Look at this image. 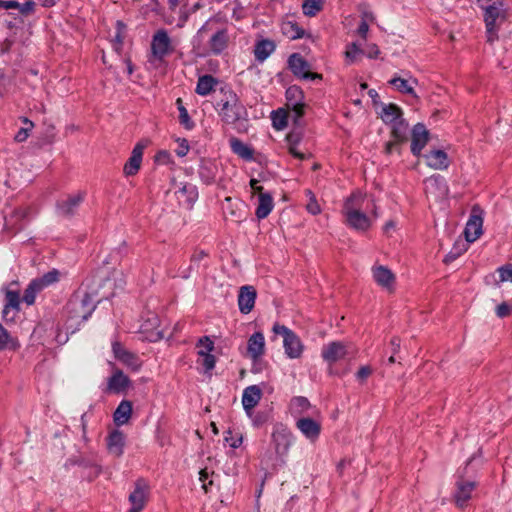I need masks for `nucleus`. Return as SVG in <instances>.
Instances as JSON below:
<instances>
[{
    "label": "nucleus",
    "mask_w": 512,
    "mask_h": 512,
    "mask_svg": "<svg viewBox=\"0 0 512 512\" xmlns=\"http://www.w3.org/2000/svg\"><path fill=\"white\" fill-rule=\"evenodd\" d=\"M96 308L92 296L87 293L73 294L63 309L64 327L66 333L73 334L88 320Z\"/></svg>",
    "instance_id": "f257e3e1"
},
{
    "label": "nucleus",
    "mask_w": 512,
    "mask_h": 512,
    "mask_svg": "<svg viewBox=\"0 0 512 512\" xmlns=\"http://www.w3.org/2000/svg\"><path fill=\"white\" fill-rule=\"evenodd\" d=\"M371 272L373 280L378 286L389 292L394 291L396 277L395 274L387 266L374 265L371 268Z\"/></svg>",
    "instance_id": "f8f14e48"
},
{
    "label": "nucleus",
    "mask_w": 512,
    "mask_h": 512,
    "mask_svg": "<svg viewBox=\"0 0 512 512\" xmlns=\"http://www.w3.org/2000/svg\"><path fill=\"white\" fill-rule=\"evenodd\" d=\"M202 358L201 364L206 373L212 371L216 365V358L213 354L200 356Z\"/></svg>",
    "instance_id": "4d7b16f0"
},
{
    "label": "nucleus",
    "mask_w": 512,
    "mask_h": 512,
    "mask_svg": "<svg viewBox=\"0 0 512 512\" xmlns=\"http://www.w3.org/2000/svg\"><path fill=\"white\" fill-rule=\"evenodd\" d=\"M425 191L427 194L435 196H444L448 191L445 179L440 175H433L425 181Z\"/></svg>",
    "instance_id": "bb28decb"
},
{
    "label": "nucleus",
    "mask_w": 512,
    "mask_h": 512,
    "mask_svg": "<svg viewBox=\"0 0 512 512\" xmlns=\"http://www.w3.org/2000/svg\"><path fill=\"white\" fill-rule=\"evenodd\" d=\"M288 151H289V153L293 157H295V158H297V159H299L301 161L305 160L307 158L306 154H304V153H302L301 151L298 150V145H289L288 146Z\"/></svg>",
    "instance_id": "774afa93"
},
{
    "label": "nucleus",
    "mask_w": 512,
    "mask_h": 512,
    "mask_svg": "<svg viewBox=\"0 0 512 512\" xmlns=\"http://www.w3.org/2000/svg\"><path fill=\"white\" fill-rule=\"evenodd\" d=\"M276 49V44L273 40L262 39L255 44L254 56L255 59L262 63L264 62Z\"/></svg>",
    "instance_id": "c756f323"
},
{
    "label": "nucleus",
    "mask_w": 512,
    "mask_h": 512,
    "mask_svg": "<svg viewBox=\"0 0 512 512\" xmlns=\"http://www.w3.org/2000/svg\"><path fill=\"white\" fill-rule=\"evenodd\" d=\"M306 195L309 197V202L306 205L307 211L312 215H318L321 212V208L316 200L315 195L311 190H307Z\"/></svg>",
    "instance_id": "603ef678"
},
{
    "label": "nucleus",
    "mask_w": 512,
    "mask_h": 512,
    "mask_svg": "<svg viewBox=\"0 0 512 512\" xmlns=\"http://www.w3.org/2000/svg\"><path fill=\"white\" fill-rule=\"evenodd\" d=\"M512 311V300L508 302H502L496 307L495 313L499 318L507 317Z\"/></svg>",
    "instance_id": "5fc2aeb1"
},
{
    "label": "nucleus",
    "mask_w": 512,
    "mask_h": 512,
    "mask_svg": "<svg viewBox=\"0 0 512 512\" xmlns=\"http://www.w3.org/2000/svg\"><path fill=\"white\" fill-rule=\"evenodd\" d=\"M197 347L199 348L198 356L209 355L214 350V342L208 336H204L198 340Z\"/></svg>",
    "instance_id": "49530a36"
},
{
    "label": "nucleus",
    "mask_w": 512,
    "mask_h": 512,
    "mask_svg": "<svg viewBox=\"0 0 512 512\" xmlns=\"http://www.w3.org/2000/svg\"><path fill=\"white\" fill-rule=\"evenodd\" d=\"M365 199L366 194L356 190L344 200L342 207L345 224L358 232L368 231L373 223L371 217L362 211Z\"/></svg>",
    "instance_id": "20e7f679"
},
{
    "label": "nucleus",
    "mask_w": 512,
    "mask_h": 512,
    "mask_svg": "<svg viewBox=\"0 0 512 512\" xmlns=\"http://www.w3.org/2000/svg\"><path fill=\"white\" fill-rule=\"evenodd\" d=\"M272 331L274 334L281 335L283 337V347L288 358L297 359L301 357L304 346L301 339L296 335L295 332H293L287 326L281 325L279 323L273 325Z\"/></svg>",
    "instance_id": "423d86ee"
},
{
    "label": "nucleus",
    "mask_w": 512,
    "mask_h": 512,
    "mask_svg": "<svg viewBox=\"0 0 512 512\" xmlns=\"http://www.w3.org/2000/svg\"><path fill=\"white\" fill-rule=\"evenodd\" d=\"M19 347L20 344L18 340L12 337L2 324H0V350L16 351Z\"/></svg>",
    "instance_id": "4c0bfd02"
},
{
    "label": "nucleus",
    "mask_w": 512,
    "mask_h": 512,
    "mask_svg": "<svg viewBox=\"0 0 512 512\" xmlns=\"http://www.w3.org/2000/svg\"><path fill=\"white\" fill-rule=\"evenodd\" d=\"M291 404L298 412H305L310 408L309 400L303 396L294 397Z\"/></svg>",
    "instance_id": "864d4df0"
},
{
    "label": "nucleus",
    "mask_w": 512,
    "mask_h": 512,
    "mask_svg": "<svg viewBox=\"0 0 512 512\" xmlns=\"http://www.w3.org/2000/svg\"><path fill=\"white\" fill-rule=\"evenodd\" d=\"M41 291L42 289L40 288V286L34 280H32L28 284L27 288L24 290L22 298L23 302L29 306L33 305L35 303L37 294L40 293Z\"/></svg>",
    "instance_id": "ea45409f"
},
{
    "label": "nucleus",
    "mask_w": 512,
    "mask_h": 512,
    "mask_svg": "<svg viewBox=\"0 0 512 512\" xmlns=\"http://www.w3.org/2000/svg\"><path fill=\"white\" fill-rule=\"evenodd\" d=\"M247 416L251 419L254 427H261L263 424L268 422L270 414L268 411L254 412V409H253L252 413L247 414Z\"/></svg>",
    "instance_id": "de8ad7c7"
},
{
    "label": "nucleus",
    "mask_w": 512,
    "mask_h": 512,
    "mask_svg": "<svg viewBox=\"0 0 512 512\" xmlns=\"http://www.w3.org/2000/svg\"><path fill=\"white\" fill-rule=\"evenodd\" d=\"M302 140V135L299 132L292 131L286 136L287 145H299Z\"/></svg>",
    "instance_id": "e2e57ef3"
},
{
    "label": "nucleus",
    "mask_w": 512,
    "mask_h": 512,
    "mask_svg": "<svg viewBox=\"0 0 512 512\" xmlns=\"http://www.w3.org/2000/svg\"><path fill=\"white\" fill-rule=\"evenodd\" d=\"M198 173L201 180L205 184L210 185L216 180L218 167L214 161L210 159H204L201 161Z\"/></svg>",
    "instance_id": "cd10ccee"
},
{
    "label": "nucleus",
    "mask_w": 512,
    "mask_h": 512,
    "mask_svg": "<svg viewBox=\"0 0 512 512\" xmlns=\"http://www.w3.org/2000/svg\"><path fill=\"white\" fill-rule=\"evenodd\" d=\"M364 54L371 59H375L380 54V50L376 44H369L364 51Z\"/></svg>",
    "instance_id": "69168bd1"
},
{
    "label": "nucleus",
    "mask_w": 512,
    "mask_h": 512,
    "mask_svg": "<svg viewBox=\"0 0 512 512\" xmlns=\"http://www.w3.org/2000/svg\"><path fill=\"white\" fill-rule=\"evenodd\" d=\"M217 84L218 80L214 76L210 74L202 75L198 78L195 92L200 96H207L214 91Z\"/></svg>",
    "instance_id": "473e14b6"
},
{
    "label": "nucleus",
    "mask_w": 512,
    "mask_h": 512,
    "mask_svg": "<svg viewBox=\"0 0 512 512\" xmlns=\"http://www.w3.org/2000/svg\"><path fill=\"white\" fill-rule=\"evenodd\" d=\"M84 197L85 193L78 191L77 193L68 195L66 198L58 201V213L64 217L73 216L79 208L80 204L83 202Z\"/></svg>",
    "instance_id": "2eb2a0df"
},
{
    "label": "nucleus",
    "mask_w": 512,
    "mask_h": 512,
    "mask_svg": "<svg viewBox=\"0 0 512 512\" xmlns=\"http://www.w3.org/2000/svg\"><path fill=\"white\" fill-rule=\"evenodd\" d=\"M232 5H233V8H232V18L233 19H235L236 21H240L247 17V10L242 5V3L240 1L235 0L232 3Z\"/></svg>",
    "instance_id": "3c124183"
},
{
    "label": "nucleus",
    "mask_w": 512,
    "mask_h": 512,
    "mask_svg": "<svg viewBox=\"0 0 512 512\" xmlns=\"http://www.w3.org/2000/svg\"><path fill=\"white\" fill-rule=\"evenodd\" d=\"M408 123L401 118L392 124V136L395 142H404L407 139Z\"/></svg>",
    "instance_id": "58836bf2"
},
{
    "label": "nucleus",
    "mask_w": 512,
    "mask_h": 512,
    "mask_svg": "<svg viewBox=\"0 0 512 512\" xmlns=\"http://www.w3.org/2000/svg\"><path fill=\"white\" fill-rule=\"evenodd\" d=\"M288 67L294 76L303 80L322 79V75L310 71V64L299 53H293L288 58Z\"/></svg>",
    "instance_id": "6e6552de"
},
{
    "label": "nucleus",
    "mask_w": 512,
    "mask_h": 512,
    "mask_svg": "<svg viewBox=\"0 0 512 512\" xmlns=\"http://www.w3.org/2000/svg\"><path fill=\"white\" fill-rule=\"evenodd\" d=\"M293 440L291 430L282 423H276L271 434V447L274 452L264 453L261 457V463L273 470L283 467L286 464V457Z\"/></svg>",
    "instance_id": "7ed1b4c3"
},
{
    "label": "nucleus",
    "mask_w": 512,
    "mask_h": 512,
    "mask_svg": "<svg viewBox=\"0 0 512 512\" xmlns=\"http://www.w3.org/2000/svg\"><path fill=\"white\" fill-rule=\"evenodd\" d=\"M364 54V50H362L356 43H352L347 47L345 52L346 58L349 63H354L357 61L358 56Z\"/></svg>",
    "instance_id": "8fccbe9b"
},
{
    "label": "nucleus",
    "mask_w": 512,
    "mask_h": 512,
    "mask_svg": "<svg viewBox=\"0 0 512 512\" xmlns=\"http://www.w3.org/2000/svg\"><path fill=\"white\" fill-rule=\"evenodd\" d=\"M506 11L503 8V1L494 2L484 8V22L486 26L487 41L493 42L498 38L497 20H504Z\"/></svg>",
    "instance_id": "0eeeda50"
},
{
    "label": "nucleus",
    "mask_w": 512,
    "mask_h": 512,
    "mask_svg": "<svg viewBox=\"0 0 512 512\" xmlns=\"http://www.w3.org/2000/svg\"><path fill=\"white\" fill-rule=\"evenodd\" d=\"M174 52L172 40L165 29H158L152 36L150 44L149 63L157 66L165 61V58Z\"/></svg>",
    "instance_id": "39448f33"
},
{
    "label": "nucleus",
    "mask_w": 512,
    "mask_h": 512,
    "mask_svg": "<svg viewBox=\"0 0 512 512\" xmlns=\"http://www.w3.org/2000/svg\"><path fill=\"white\" fill-rule=\"evenodd\" d=\"M175 193L177 194L179 201L184 202L188 207H191L198 198V190L196 186L191 183L181 184Z\"/></svg>",
    "instance_id": "c85d7f7f"
},
{
    "label": "nucleus",
    "mask_w": 512,
    "mask_h": 512,
    "mask_svg": "<svg viewBox=\"0 0 512 512\" xmlns=\"http://www.w3.org/2000/svg\"><path fill=\"white\" fill-rule=\"evenodd\" d=\"M21 121L24 124V127L20 128L14 136L15 141L19 143L24 142L28 138L29 132L34 127L33 122L27 117L21 118Z\"/></svg>",
    "instance_id": "a18cd8bd"
},
{
    "label": "nucleus",
    "mask_w": 512,
    "mask_h": 512,
    "mask_svg": "<svg viewBox=\"0 0 512 512\" xmlns=\"http://www.w3.org/2000/svg\"><path fill=\"white\" fill-rule=\"evenodd\" d=\"M281 32L291 40L300 39L304 36V30L292 20H285L282 22Z\"/></svg>",
    "instance_id": "e433bc0d"
},
{
    "label": "nucleus",
    "mask_w": 512,
    "mask_h": 512,
    "mask_svg": "<svg viewBox=\"0 0 512 512\" xmlns=\"http://www.w3.org/2000/svg\"><path fill=\"white\" fill-rule=\"evenodd\" d=\"M20 13L23 15H28L32 12H34L35 9V2L32 0H28L23 4H20V8H18Z\"/></svg>",
    "instance_id": "0e129e2a"
},
{
    "label": "nucleus",
    "mask_w": 512,
    "mask_h": 512,
    "mask_svg": "<svg viewBox=\"0 0 512 512\" xmlns=\"http://www.w3.org/2000/svg\"><path fill=\"white\" fill-rule=\"evenodd\" d=\"M350 348L349 345L343 342L333 341L323 346L321 356L324 361L334 364L350 354Z\"/></svg>",
    "instance_id": "9b49d317"
},
{
    "label": "nucleus",
    "mask_w": 512,
    "mask_h": 512,
    "mask_svg": "<svg viewBox=\"0 0 512 512\" xmlns=\"http://www.w3.org/2000/svg\"><path fill=\"white\" fill-rule=\"evenodd\" d=\"M247 353L253 361L259 360L265 353V337L260 331L254 332L247 342Z\"/></svg>",
    "instance_id": "412c9836"
},
{
    "label": "nucleus",
    "mask_w": 512,
    "mask_h": 512,
    "mask_svg": "<svg viewBox=\"0 0 512 512\" xmlns=\"http://www.w3.org/2000/svg\"><path fill=\"white\" fill-rule=\"evenodd\" d=\"M389 83L401 93L416 96L414 87L409 83L408 80L400 77H394L389 81Z\"/></svg>",
    "instance_id": "37998d69"
},
{
    "label": "nucleus",
    "mask_w": 512,
    "mask_h": 512,
    "mask_svg": "<svg viewBox=\"0 0 512 512\" xmlns=\"http://www.w3.org/2000/svg\"><path fill=\"white\" fill-rule=\"evenodd\" d=\"M499 278L502 282H511L512 283V265L502 266L498 269Z\"/></svg>",
    "instance_id": "bf43d9fd"
},
{
    "label": "nucleus",
    "mask_w": 512,
    "mask_h": 512,
    "mask_svg": "<svg viewBox=\"0 0 512 512\" xmlns=\"http://www.w3.org/2000/svg\"><path fill=\"white\" fill-rule=\"evenodd\" d=\"M179 111V122L187 130H192L195 127L194 121L189 116L187 109L183 106L180 98L176 101Z\"/></svg>",
    "instance_id": "a19ab883"
},
{
    "label": "nucleus",
    "mask_w": 512,
    "mask_h": 512,
    "mask_svg": "<svg viewBox=\"0 0 512 512\" xmlns=\"http://www.w3.org/2000/svg\"><path fill=\"white\" fill-rule=\"evenodd\" d=\"M229 35L227 29L216 31L209 40V48L212 54L220 55L228 47Z\"/></svg>",
    "instance_id": "a878e982"
},
{
    "label": "nucleus",
    "mask_w": 512,
    "mask_h": 512,
    "mask_svg": "<svg viewBox=\"0 0 512 512\" xmlns=\"http://www.w3.org/2000/svg\"><path fill=\"white\" fill-rule=\"evenodd\" d=\"M125 436L120 430H113L107 437V449L110 454L120 457L124 452Z\"/></svg>",
    "instance_id": "393cba45"
},
{
    "label": "nucleus",
    "mask_w": 512,
    "mask_h": 512,
    "mask_svg": "<svg viewBox=\"0 0 512 512\" xmlns=\"http://www.w3.org/2000/svg\"><path fill=\"white\" fill-rule=\"evenodd\" d=\"M429 140V131L422 123H417L412 129L411 152L414 156H420L423 148Z\"/></svg>",
    "instance_id": "f3484780"
},
{
    "label": "nucleus",
    "mask_w": 512,
    "mask_h": 512,
    "mask_svg": "<svg viewBox=\"0 0 512 512\" xmlns=\"http://www.w3.org/2000/svg\"><path fill=\"white\" fill-rule=\"evenodd\" d=\"M262 397V391L257 385H251L244 389L242 394V405L246 414H251Z\"/></svg>",
    "instance_id": "4be33fe9"
},
{
    "label": "nucleus",
    "mask_w": 512,
    "mask_h": 512,
    "mask_svg": "<svg viewBox=\"0 0 512 512\" xmlns=\"http://www.w3.org/2000/svg\"><path fill=\"white\" fill-rule=\"evenodd\" d=\"M274 208V201L271 193H261L258 196V205L256 207L255 215L258 219H265L272 212Z\"/></svg>",
    "instance_id": "7c9ffc66"
},
{
    "label": "nucleus",
    "mask_w": 512,
    "mask_h": 512,
    "mask_svg": "<svg viewBox=\"0 0 512 512\" xmlns=\"http://www.w3.org/2000/svg\"><path fill=\"white\" fill-rule=\"evenodd\" d=\"M454 500L458 507L463 508L471 499L476 483L470 480L460 478L456 481Z\"/></svg>",
    "instance_id": "dca6fc26"
},
{
    "label": "nucleus",
    "mask_w": 512,
    "mask_h": 512,
    "mask_svg": "<svg viewBox=\"0 0 512 512\" xmlns=\"http://www.w3.org/2000/svg\"><path fill=\"white\" fill-rule=\"evenodd\" d=\"M112 352L118 361L123 363L132 371H138L140 369L142 365L140 358L136 354L123 348L119 341H114L112 343Z\"/></svg>",
    "instance_id": "4468645a"
},
{
    "label": "nucleus",
    "mask_w": 512,
    "mask_h": 512,
    "mask_svg": "<svg viewBox=\"0 0 512 512\" xmlns=\"http://www.w3.org/2000/svg\"><path fill=\"white\" fill-rule=\"evenodd\" d=\"M20 293L18 290L5 289V304L2 310L4 321H14L15 316L20 312Z\"/></svg>",
    "instance_id": "ddd939ff"
},
{
    "label": "nucleus",
    "mask_w": 512,
    "mask_h": 512,
    "mask_svg": "<svg viewBox=\"0 0 512 512\" xmlns=\"http://www.w3.org/2000/svg\"><path fill=\"white\" fill-rule=\"evenodd\" d=\"M210 473L208 470L201 469L199 472V481L202 483V489L207 493L209 491V486L213 484V480L209 479Z\"/></svg>",
    "instance_id": "6e6d98bb"
},
{
    "label": "nucleus",
    "mask_w": 512,
    "mask_h": 512,
    "mask_svg": "<svg viewBox=\"0 0 512 512\" xmlns=\"http://www.w3.org/2000/svg\"><path fill=\"white\" fill-rule=\"evenodd\" d=\"M426 163L435 170H445L449 167L448 155L441 149L431 150L425 155Z\"/></svg>",
    "instance_id": "b1692460"
},
{
    "label": "nucleus",
    "mask_w": 512,
    "mask_h": 512,
    "mask_svg": "<svg viewBox=\"0 0 512 512\" xmlns=\"http://www.w3.org/2000/svg\"><path fill=\"white\" fill-rule=\"evenodd\" d=\"M483 216V209L479 205H474L464 231L468 242L472 243L482 235Z\"/></svg>",
    "instance_id": "1a4fd4ad"
},
{
    "label": "nucleus",
    "mask_w": 512,
    "mask_h": 512,
    "mask_svg": "<svg viewBox=\"0 0 512 512\" xmlns=\"http://www.w3.org/2000/svg\"><path fill=\"white\" fill-rule=\"evenodd\" d=\"M144 145L141 143H137L128 159V161L124 165V174L126 176H133L137 174L141 167L142 158H143Z\"/></svg>",
    "instance_id": "5701e85b"
},
{
    "label": "nucleus",
    "mask_w": 512,
    "mask_h": 512,
    "mask_svg": "<svg viewBox=\"0 0 512 512\" xmlns=\"http://www.w3.org/2000/svg\"><path fill=\"white\" fill-rule=\"evenodd\" d=\"M286 99L288 106L296 114V117L300 118L304 115L305 104L304 94L300 87L293 85L286 90Z\"/></svg>",
    "instance_id": "6ab92c4d"
},
{
    "label": "nucleus",
    "mask_w": 512,
    "mask_h": 512,
    "mask_svg": "<svg viewBox=\"0 0 512 512\" xmlns=\"http://www.w3.org/2000/svg\"><path fill=\"white\" fill-rule=\"evenodd\" d=\"M402 115L401 108L393 103L383 105L380 113L383 122L390 125L403 118Z\"/></svg>",
    "instance_id": "f704fd0d"
},
{
    "label": "nucleus",
    "mask_w": 512,
    "mask_h": 512,
    "mask_svg": "<svg viewBox=\"0 0 512 512\" xmlns=\"http://www.w3.org/2000/svg\"><path fill=\"white\" fill-rule=\"evenodd\" d=\"M129 384V378L121 370H116L108 380V389L112 392L120 393L124 391Z\"/></svg>",
    "instance_id": "2f4dec72"
},
{
    "label": "nucleus",
    "mask_w": 512,
    "mask_h": 512,
    "mask_svg": "<svg viewBox=\"0 0 512 512\" xmlns=\"http://www.w3.org/2000/svg\"><path fill=\"white\" fill-rule=\"evenodd\" d=\"M149 486L142 478L137 479L135 482L134 490L129 495V502L131 508L128 512H141L147 502Z\"/></svg>",
    "instance_id": "9d476101"
},
{
    "label": "nucleus",
    "mask_w": 512,
    "mask_h": 512,
    "mask_svg": "<svg viewBox=\"0 0 512 512\" xmlns=\"http://www.w3.org/2000/svg\"><path fill=\"white\" fill-rule=\"evenodd\" d=\"M208 254L203 250H195L191 256V265L189 269H192L194 267H199V264L202 260L207 258Z\"/></svg>",
    "instance_id": "13d9d810"
},
{
    "label": "nucleus",
    "mask_w": 512,
    "mask_h": 512,
    "mask_svg": "<svg viewBox=\"0 0 512 512\" xmlns=\"http://www.w3.org/2000/svg\"><path fill=\"white\" fill-rule=\"evenodd\" d=\"M373 370L370 366L368 365H365V366H361L358 371L356 372V379L360 382V383H364L367 378L372 374Z\"/></svg>",
    "instance_id": "052dcab7"
},
{
    "label": "nucleus",
    "mask_w": 512,
    "mask_h": 512,
    "mask_svg": "<svg viewBox=\"0 0 512 512\" xmlns=\"http://www.w3.org/2000/svg\"><path fill=\"white\" fill-rule=\"evenodd\" d=\"M225 441L229 444L231 448H238L241 446L243 442V436L241 433H234L231 430H228L225 435Z\"/></svg>",
    "instance_id": "09e8293b"
},
{
    "label": "nucleus",
    "mask_w": 512,
    "mask_h": 512,
    "mask_svg": "<svg viewBox=\"0 0 512 512\" xmlns=\"http://www.w3.org/2000/svg\"><path fill=\"white\" fill-rule=\"evenodd\" d=\"M132 414V403L128 400H122L116 408L113 419L117 426L125 425Z\"/></svg>",
    "instance_id": "72a5a7b5"
},
{
    "label": "nucleus",
    "mask_w": 512,
    "mask_h": 512,
    "mask_svg": "<svg viewBox=\"0 0 512 512\" xmlns=\"http://www.w3.org/2000/svg\"><path fill=\"white\" fill-rule=\"evenodd\" d=\"M178 142V148L175 150V153L178 157H184L188 154L189 152V144H188V141L184 138L182 139H178L177 140Z\"/></svg>",
    "instance_id": "680f3d73"
},
{
    "label": "nucleus",
    "mask_w": 512,
    "mask_h": 512,
    "mask_svg": "<svg viewBox=\"0 0 512 512\" xmlns=\"http://www.w3.org/2000/svg\"><path fill=\"white\" fill-rule=\"evenodd\" d=\"M323 0H304L302 4L303 14L309 17L315 16L322 10Z\"/></svg>",
    "instance_id": "c03bdc74"
},
{
    "label": "nucleus",
    "mask_w": 512,
    "mask_h": 512,
    "mask_svg": "<svg viewBox=\"0 0 512 512\" xmlns=\"http://www.w3.org/2000/svg\"><path fill=\"white\" fill-rule=\"evenodd\" d=\"M230 147L233 153L238 155L240 158L251 161L254 159V150L238 138H232L230 140Z\"/></svg>",
    "instance_id": "c9c22d12"
},
{
    "label": "nucleus",
    "mask_w": 512,
    "mask_h": 512,
    "mask_svg": "<svg viewBox=\"0 0 512 512\" xmlns=\"http://www.w3.org/2000/svg\"><path fill=\"white\" fill-rule=\"evenodd\" d=\"M257 293L253 286H242L238 294L239 310L243 314L250 313L255 305Z\"/></svg>",
    "instance_id": "aec40b11"
},
{
    "label": "nucleus",
    "mask_w": 512,
    "mask_h": 512,
    "mask_svg": "<svg viewBox=\"0 0 512 512\" xmlns=\"http://www.w3.org/2000/svg\"><path fill=\"white\" fill-rule=\"evenodd\" d=\"M296 427L311 442H315L321 433V423L310 417L299 418Z\"/></svg>",
    "instance_id": "a211bd4d"
},
{
    "label": "nucleus",
    "mask_w": 512,
    "mask_h": 512,
    "mask_svg": "<svg viewBox=\"0 0 512 512\" xmlns=\"http://www.w3.org/2000/svg\"><path fill=\"white\" fill-rule=\"evenodd\" d=\"M29 214V208L27 207H20L14 210L13 214L11 215V219L16 218L18 220H22L26 218Z\"/></svg>",
    "instance_id": "338daca9"
},
{
    "label": "nucleus",
    "mask_w": 512,
    "mask_h": 512,
    "mask_svg": "<svg viewBox=\"0 0 512 512\" xmlns=\"http://www.w3.org/2000/svg\"><path fill=\"white\" fill-rule=\"evenodd\" d=\"M42 290H44L46 287L58 282L59 280V272L56 269H53L47 273H45L43 276L33 279Z\"/></svg>",
    "instance_id": "79ce46f5"
},
{
    "label": "nucleus",
    "mask_w": 512,
    "mask_h": 512,
    "mask_svg": "<svg viewBox=\"0 0 512 512\" xmlns=\"http://www.w3.org/2000/svg\"><path fill=\"white\" fill-rule=\"evenodd\" d=\"M215 109L220 120L239 129L248 120V111L239 96L231 88H221Z\"/></svg>",
    "instance_id": "f03ea898"
}]
</instances>
